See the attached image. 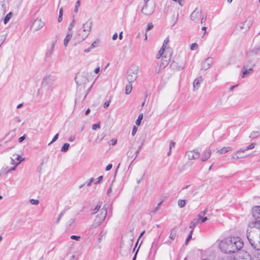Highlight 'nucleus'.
Listing matches in <instances>:
<instances>
[{
  "mask_svg": "<svg viewBox=\"0 0 260 260\" xmlns=\"http://www.w3.org/2000/svg\"><path fill=\"white\" fill-rule=\"evenodd\" d=\"M203 79L201 76L196 78L193 82V87L194 90H197L200 86L201 83L203 82Z\"/></svg>",
  "mask_w": 260,
  "mask_h": 260,
  "instance_id": "nucleus-19",
  "label": "nucleus"
},
{
  "mask_svg": "<svg viewBox=\"0 0 260 260\" xmlns=\"http://www.w3.org/2000/svg\"><path fill=\"white\" fill-rule=\"evenodd\" d=\"M44 23L41 19H36L31 25V28L34 31H38L43 27Z\"/></svg>",
  "mask_w": 260,
  "mask_h": 260,
  "instance_id": "nucleus-14",
  "label": "nucleus"
},
{
  "mask_svg": "<svg viewBox=\"0 0 260 260\" xmlns=\"http://www.w3.org/2000/svg\"><path fill=\"white\" fill-rule=\"evenodd\" d=\"M12 15H13L12 13L10 12L6 16V17H5L4 20V22L5 24L8 22V21L10 20V19L12 17Z\"/></svg>",
  "mask_w": 260,
  "mask_h": 260,
  "instance_id": "nucleus-31",
  "label": "nucleus"
},
{
  "mask_svg": "<svg viewBox=\"0 0 260 260\" xmlns=\"http://www.w3.org/2000/svg\"><path fill=\"white\" fill-rule=\"evenodd\" d=\"M198 48V44L196 43H192L190 45V49L191 50H193L194 49H196Z\"/></svg>",
  "mask_w": 260,
  "mask_h": 260,
  "instance_id": "nucleus-46",
  "label": "nucleus"
},
{
  "mask_svg": "<svg viewBox=\"0 0 260 260\" xmlns=\"http://www.w3.org/2000/svg\"><path fill=\"white\" fill-rule=\"evenodd\" d=\"M186 155L189 160H194L199 158L200 153L196 150H193L187 151Z\"/></svg>",
  "mask_w": 260,
  "mask_h": 260,
  "instance_id": "nucleus-13",
  "label": "nucleus"
},
{
  "mask_svg": "<svg viewBox=\"0 0 260 260\" xmlns=\"http://www.w3.org/2000/svg\"><path fill=\"white\" fill-rule=\"evenodd\" d=\"M218 246L222 252L231 254L240 250L244 246V243L239 237H228L221 240Z\"/></svg>",
  "mask_w": 260,
  "mask_h": 260,
  "instance_id": "nucleus-1",
  "label": "nucleus"
},
{
  "mask_svg": "<svg viewBox=\"0 0 260 260\" xmlns=\"http://www.w3.org/2000/svg\"><path fill=\"white\" fill-rule=\"evenodd\" d=\"M75 140V136H72L69 137V141L70 142H73Z\"/></svg>",
  "mask_w": 260,
  "mask_h": 260,
  "instance_id": "nucleus-62",
  "label": "nucleus"
},
{
  "mask_svg": "<svg viewBox=\"0 0 260 260\" xmlns=\"http://www.w3.org/2000/svg\"><path fill=\"white\" fill-rule=\"evenodd\" d=\"M80 5V1L78 0V1L76 2V3L75 4V9H74V11L75 13L78 12V8L79 7Z\"/></svg>",
  "mask_w": 260,
  "mask_h": 260,
  "instance_id": "nucleus-42",
  "label": "nucleus"
},
{
  "mask_svg": "<svg viewBox=\"0 0 260 260\" xmlns=\"http://www.w3.org/2000/svg\"><path fill=\"white\" fill-rule=\"evenodd\" d=\"M107 213L106 209L104 208H102L100 210V213H99L96 216V217L92 224V226L93 228H96L100 225L105 219Z\"/></svg>",
  "mask_w": 260,
  "mask_h": 260,
  "instance_id": "nucleus-5",
  "label": "nucleus"
},
{
  "mask_svg": "<svg viewBox=\"0 0 260 260\" xmlns=\"http://www.w3.org/2000/svg\"><path fill=\"white\" fill-rule=\"evenodd\" d=\"M251 24L252 22L250 20H246L245 22H240L237 24L236 29L242 33H245L249 30Z\"/></svg>",
  "mask_w": 260,
  "mask_h": 260,
  "instance_id": "nucleus-10",
  "label": "nucleus"
},
{
  "mask_svg": "<svg viewBox=\"0 0 260 260\" xmlns=\"http://www.w3.org/2000/svg\"><path fill=\"white\" fill-rule=\"evenodd\" d=\"M132 90V85L131 83H129L127 84L125 87V93L126 94H129Z\"/></svg>",
  "mask_w": 260,
  "mask_h": 260,
  "instance_id": "nucleus-29",
  "label": "nucleus"
},
{
  "mask_svg": "<svg viewBox=\"0 0 260 260\" xmlns=\"http://www.w3.org/2000/svg\"><path fill=\"white\" fill-rule=\"evenodd\" d=\"M70 144L69 143H64L61 148V151L62 152H67L68 150Z\"/></svg>",
  "mask_w": 260,
  "mask_h": 260,
  "instance_id": "nucleus-34",
  "label": "nucleus"
},
{
  "mask_svg": "<svg viewBox=\"0 0 260 260\" xmlns=\"http://www.w3.org/2000/svg\"><path fill=\"white\" fill-rule=\"evenodd\" d=\"M99 44L100 41L99 40H96L91 44V45H90V47L91 48H92V49H93L95 48L98 47L99 46Z\"/></svg>",
  "mask_w": 260,
  "mask_h": 260,
  "instance_id": "nucleus-33",
  "label": "nucleus"
},
{
  "mask_svg": "<svg viewBox=\"0 0 260 260\" xmlns=\"http://www.w3.org/2000/svg\"><path fill=\"white\" fill-rule=\"evenodd\" d=\"M56 78L51 75H46L43 79L42 85L44 87H51L55 83Z\"/></svg>",
  "mask_w": 260,
  "mask_h": 260,
  "instance_id": "nucleus-9",
  "label": "nucleus"
},
{
  "mask_svg": "<svg viewBox=\"0 0 260 260\" xmlns=\"http://www.w3.org/2000/svg\"><path fill=\"white\" fill-rule=\"evenodd\" d=\"M132 242L131 241L128 244L122 243L120 247V253L123 256H126L131 252Z\"/></svg>",
  "mask_w": 260,
  "mask_h": 260,
  "instance_id": "nucleus-11",
  "label": "nucleus"
},
{
  "mask_svg": "<svg viewBox=\"0 0 260 260\" xmlns=\"http://www.w3.org/2000/svg\"><path fill=\"white\" fill-rule=\"evenodd\" d=\"M139 72L138 66H132L127 72V79L129 83L134 82L138 77Z\"/></svg>",
  "mask_w": 260,
  "mask_h": 260,
  "instance_id": "nucleus-6",
  "label": "nucleus"
},
{
  "mask_svg": "<svg viewBox=\"0 0 260 260\" xmlns=\"http://www.w3.org/2000/svg\"><path fill=\"white\" fill-rule=\"evenodd\" d=\"M92 26V22L88 20L85 22L80 29H79L76 36V38L79 42L85 40L89 35Z\"/></svg>",
  "mask_w": 260,
  "mask_h": 260,
  "instance_id": "nucleus-3",
  "label": "nucleus"
},
{
  "mask_svg": "<svg viewBox=\"0 0 260 260\" xmlns=\"http://www.w3.org/2000/svg\"><path fill=\"white\" fill-rule=\"evenodd\" d=\"M186 201L185 200H179L178 201V205L180 208H183L185 206Z\"/></svg>",
  "mask_w": 260,
  "mask_h": 260,
  "instance_id": "nucleus-30",
  "label": "nucleus"
},
{
  "mask_svg": "<svg viewBox=\"0 0 260 260\" xmlns=\"http://www.w3.org/2000/svg\"><path fill=\"white\" fill-rule=\"evenodd\" d=\"M202 15V12L198 9H196L190 15V19L192 20L195 21L198 20Z\"/></svg>",
  "mask_w": 260,
  "mask_h": 260,
  "instance_id": "nucleus-16",
  "label": "nucleus"
},
{
  "mask_svg": "<svg viewBox=\"0 0 260 260\" xmlns=\"http://www.w3.org/2000/svg\"><path fill=\"white\" fill-rule=\"evenodd\" d=\"M192 231H191L188 235V236H187V238H186V240H185V245H187L189 241L191 239V237H192Z\"/></svg>",
  "mask_w": 260,
  "mask_h": 260,
  "instance_id": "nucleus-39",
  "label": "nucleus"
},
{
  "mask_svg": "<svg viewBox=\"0 0 260 260\" xmlns=\"http://www.w3.org/2000/svg\"><path fill=\"white\" fill-rule=\"evenodd\" d=\"M200 222V219L197 217V218L193 219L191 222H190L189 228L191 229V231H193V230L196 226V225Z\"/></svg>",
  "mask_w": 260,
  "mask_h": 260,
  "instance_id": "nucleus-21",
  "label": "nucleus"
},
{
  "mask_svg": "<svg viewBox=\"0 0 260 260\" xmlns=\"http://www.w3.org/2000/svg\"><path fill=\"white\" fill-rule=\"evenodd\" d=\"M100 127V125L99 123H95L92 125V128L93 130H96L98 128Z\"/></svg>",
  "mask_w": 260,
  "mask_h": 260,
  "instance_id": "nucleus-47",
  "label": "nucleus"
},
{
  "mask_svg": "<svg viewBox=\"0 0 260 260\" xmlns=\"http://www.w3.org/2000/svg\"><path fill=\"white\" fill-rule=\"evenodd\" d=\"M101 203H100L98 204L92 210V214H96L98 212L100 213L101 210Z\"/></svg>",
  "mask_w": 260,
  "mask_h": 260,
  "instance_id": "nucleus-27",
  "label": "nucleus"
},
{
  "mask_svg": "<svg viewBox=\"0 0 260 260\" xmlns=\"http://www.w3.org/2000/svg\"><path fill=\"white\" fill-rule=\"evenodd\" d=\"M208 212V209H205V210H204L202 212H201L197 216V217L200 219L201 218V217H202V216H204Z\"/></svg>",
  "mask_w": 260,
  "mask_h": 260,
  "instance_id": "nucleus-38",
  "label": "nucleus"
},
{
  "mask_svg": "<svg viewBox=\"0 0 260 260\" xmlns=\"http://www.w3.org/2000/svg\"><path fill=\"white\" fill-rule=\"evenodd\" d=\"M75 24V21L74 19H73L69 25V27H68L69 32H71V31L73 29V27L74 26Z\"/></svg>",
  "mask_w": 260,
  "mask_h": 260,
  "instance_id": "nucleus-37",
  "label": "nucleus"
},
{
  "mask_svg": "<svg viewBox=\"0 0 260 260\" xmlns=\"http://www.w3.org/2000/svg\"><path fill=\"white\" fill-rule=\"evenodd\" d=\"M169 42V37H167L165 39L163 45L156 55L157 58L158 59L160 58V56L162 55L164 53L170 54V53H172L171 48L168 46Z\"/></svg>",
  "mask_w": 260,
  "mask_h": 260,
  "instance_id": "nucleus-7",
  "label": "nucleus"
},
{
  "mask_svg": "<svg viewBox=\"0 0 260 260\" xmlns=\"http://www.w3.org/2000/svg\"><path fill=\"white\" fill-rule=\"evenodd\" d=\"M234 260H251L250 255L246 252H241Z\"/></svg>",
  "mask_w": 260,
  "mask_h": 260,
  "instance_id": "nucleus-17",
  "label": "nucleus"
},
{
  "mask_svg": "<svg viewBox=\"0 0 260 260\" xmlns=\"http://www.w3.org/2000/svg\"><path fill=\"white\" fill-rule=\"evenodd\" d=\"M258 136L259 132L258 131H253L250 134L249 137L254 139L257 138Z\"/></svg>",
  "mask_w": 260,
  "mask_h": 260,
  "instance_id": "nucleus-32",
  "label": "nucleus"
},
{
  "mask_svg": "<svg viewBox=\"0 0 260 260\" xmlns=\"http://www.w3.org/2000/svg\"><path fill=\"white\" fill-rule=\"evenodd\" d=\"M246 237L254 249L260 250V229L254 232H249V230H247Z\"/></svg>",
  "mask_w": 260,
  "mask_h": 260,
  "instance_id": "nucleus-2",
  "label": "nucleus"
},
{
  "mask_svg": "<svg viewBox=\"0 0 260 260\" xmlns=\"http://www.w3.org/2000/svg\"><path fill=\"white\" fill-rule=\"evenodd\" d=\"M177 2H178L181 6H183L185 4L184 0H177Z\"/></svg>",
  "mask_w": 260,
  "mask_h": 260,
  "instance_id": "nucleus-54",
  "label": "nucleus"
},
{
  "mask_svg": "<svg viewBox=\"0 0 260 260\" xmlns=\"http://www.w3.org/2000/svg\"><path fill=\"white\" fill-rule=\"evenodd\" d=\"M30 203L32 204V205H38L39 204V201L38 200H35V199H31L30 200Z\"/></svg>",
  "mask_w": 260,
  "mask_h": 260,
  "instance_id": "nucleus-45",
  "label": "nucleus"
},
{
  "mask_svg": "<svg viewBox=\"0 0 260 260\" xmlns=\"http://www.w3.org/2000/svg\"><path fill=\"white\" fill-rule=\"evenodd\" d=\"M71 238L73 240H76V241H79L81 237L80 236L72 235V236H71Z\"/></svg>",
  "mask_w": 260,
  "mask_h": 260,
  "instance_id": "nucleus-50",
  "label": "nucleus"
},
{
  "mask_svg": "<svg viewBox=\"0 0 260 260\" xmlns=\"http://www.w3.org/2000/svg\"><path fill=\"white\" fill-rule=\"evenodd\" d=\"M246 151H247V150H245V148L244 149H240L238 150H237V153H240L241 154V153H244Z\"/></svg>",
  "mask_w": 260,
  "mask_h": 260,
  "instance_id": "nucleus-59",
  "label": "nucleus"
},
{
  "mask_svg": "<svg viewBox=\"0 0 260 260\" xmlns=\"http://www.w3.org/2000/svg\"><path fill=\"white\" fill-rule=\"evenodd\" d=\"M232 150L231 147H224L222 148L217 150V153L220 154L225 153Z\"/></svg>",
  "mask_w": 260,
  "mask_h": 260,
  "instance_id": "nucleus-24",
  "label": "nucleus"
},
{
  "mask_svg": "<svg viewBox=\"0 0 260 260\" xmlns=\"http://www.w3.org/2000/svg\"><path fill=\"white\" fill-rule=\"evenodd\" d=\"M253 260H260V254H255L253 257Z\"/></svg>",
  "mask_w": 260,
  "mask_h": 260,
  "instance_id": "nucleus-55",
  "label": "nucleus"
},
{
  "mask_svg": "<svg viewBox=\"0 0 260 260\" xmlns=\"http://www.w3.org/2000/svg\"><path fill=\"white\" fill-rule=\"evenodd\" d=\"M172 54V53H170V54L164 53L160 56V57H161V61L159 64V67L160 68H164L168 65Z\"/></svg>",
  "mask_w": 260,
  "mask_h": 260,
  "instance_id": "nucleus-12",
  "label": "nucleus"
},
{
  "mask_svg": "<svg viewBox=\"0 0 260 260\" xmlns=\"http://www.w3.org/2000/svg\"><path fill=\"white\" fill-rule=\"evenodd\" d=\"M253 70L252 68H250L249 69H247L245 68V67L243 68V74H242V78H245L248 75L252 73Z\"/></svg>",
  "mask_w": 260,
  "mask_h": 260,
  "instance_id": "nucleus-23",
  "label": "nucleus"
},
{
  "mask_svg": "<svg viewBox=\"0 0 260 260\" xmlns=\"http://www.w3.org/2000/svg\"><path fill=\"white\" fill-rule=\"evenodd\" d=\"M240 154H241L240 153H237V151H236L232 154V157L235 160H237L239 158H243L244 156H241Z\"/></svg>",
  "mask_w": 260,
  "mask_h": 260,
  "instance_id": "nucleus-28",
  "label": "nucleus"
},
{
  "mask_svg": "<svg viewBox=\"0 0 260 260\" xmlns=\"http://www.w3.org/2000/svg\"><path fill=\"white\" fill-rule=\"evenodd\" d=\"M143 118V114L142 113L140 114L138 117V119L136 121V124L137 125H140L141 120H142Z\"/></svg>",
  "mask_w": 260,
  "mask_h": 260,
  "instance_id": "nucleus-35",
  "label": "nucleus"
},
{
  "mask_svg": "<svg viewBox=\"0 0 260 260\" xmlns=\"http://www.w3.org/2000/svg\"><path fill=\"white\" fill-rule=\"evenodd\" d=\"M16 167L17 166H15L14 167L8 169L6 171V173H9L11 171H15L16 170Z\"/></svg>",
  "mask_w": 260,
  "mask_h": 260,
  "instance_id": "nucleus-56",
  "label": "nucleus"
},
{
  "mask_svg": "<svg viewBox=\"0 0 260 260\" xmlns=\"http://www.w3.org/2000/svg\"><path fill=\"white\" fill-rule=\"evenodd\" d=\"M158 240L157 241H154L152 243V246H154L156 248H158Z\"/></svg>",
  "mask_w": 260,
  "mask_h": 260,
  "instance_id": "nucleus-57",
  "label": "nucleus"
},
{
  "mask_svg": "<svg viewBox=\"0 0 260 260\" xmlns=\"http://www.w3.org/2000/svg\"><path fill=\"white\" fill-rule=\"evenodd\" d=\"M63 214H64V211H62L60 213V214H59V215L57 219V221H56L57 223L59 222L62 216L63 215Z\"/></svg>",
  "mask_w": 260,
  "mask_h": 260,
  "instance_id": "nucleus-52",
  "label": "nucleus"
},
{
  "mask_svg": "<svg viewBox=\"0 0 260 260\" xmlns=\"http://www.w3.org/2000/svg\"><path fill=\"white\" fill-rule=\"evenodd\" d=\"M213 60L212 58L208 57L202 63V69L204 70H207L210 68L213 64Z\"/></svg>",
  "mask_w": 260,
  "mask_h": 260,
  "instance_id": "nucleus-15",
  "label": "nucleus"
},
{
  "mask_svg": "<svg viewBox=\"0 0 260 260\" xmlns=\"http://www.w3.org/2000/svg\"><path fill=\"white\" fill-rule=\"evenodd\" d=\"M208 219L207 217L202 216V217L200 218V222H201V223H204L205 221H206Z\"/></svg>",
  "mask_w": 260,
  "mask_h": 260,
  "instance_id": "nucleus-51",
  "label": "nucleus"
},
{
  "mask_svg": "<svg viewBox=\"0 0 260 260\" xmlns=\"http://www.w3.org/2000/svg\"><path fill=\"white\" fill-rule=\"evenodd\" d=\"M63 15V8H61L59 9V16L58 18V22H60L62 20Z\"/></svg>",
  "mask_w": 260,
  "mask_h": 260,
  "instance_id": "nucleus-36",
  "label": "nucleus"
},
{
  "mask_svg": "<svg viewBox=\"0 0 260 260\" xmlns=\"http://www.w3.org/2000/svg\"><path fill=\"white\" fill-rule=\"evenodd\" d=\"M55 42H53L52 44V46H51V49L49 50V51H48L47 52H46V57H50L52 54H53V50H54V46H55Z\"/></svg>",
  "mask_w": 260,
  "mask_h": 260,
  "instance_id": "nucleus-25",
  "label": "nucleus"
},
{
  "mask_svg": "<svg viewBox=\"0 0 260 260\" xmlns=\"http://www.w3.org/2000/svg\"><path fill=\"white\" fill-rule=\"evenodd\" d=\"M112 167V164H109V165L106 167V170L107 171H109V170H110L111 169Z\"/></svg>",
  "mask_w": 260,
  "mask_h": 260,
  "instance_id": "nucleus-60",
  "label": "nucleus"
},
{
  "mask_svg": "<svg viewBox=\"0 0 260 260\" xmlns=\"http://www.w3.org/2000/svg\"><path fill=\"white\" fill-rule=\"evenodd\" d=\"M7 11L6 4L4 2H0V15H4Z\"/></svg>",
  "mask_w": 260,
  "mask_h": 260,
  "instance_id": "nucleus-20",
  "label": "nucleus"
},
{
  "mask_svg": "<svg viewBox=\"0 0 260 260\" xmlns=\"http://www.w3.org/2000/svg\"><path fill=\"white\" fill-rule=\"evenodd\" d=\"M58 136H59V134H56V135L54 136V137H53V138L52 139V141H51V142L48 144V145H51V144H52L53 143H54V142H55V141L57 140V139H58Z\"/></svg>",
  "mask_w": 260,
  "mask_h": 260,
  "instance_id": "nucleus-43",
  "label": "nucleus"
},
{
  "mask_svg": "<svg viewBox=\"0 0 260 260\" xmlns=\"http://www.w3.org/2000/svg\"><path fill=\"white\" fill-rule=\"evenodd\" d=\"M175 145V143L174 142H171L170 143V149L171 150V149L173 147H174Z\"/></svg>",
  "mask_w": 260,
  "mask_h": 260,
  "instance_id": "nucleus-61",
  "label": "nucleus"
},
{
  "mask_svg": "<svg viewBox=\"0 0 260 260\" xmlns=\"http://www.w3.org/2000/svg\"><path fill=\"white\" fill-rule=\"evenodd\" d=\"M211 154V151L210 148H207L202 153V161H205L207 160L210 157Z\"/></svg>",
  "mask_w": 260,
  "mask_h": 260,
  "instance_id": "nucleus-18",
  "label": "nucleus"
},
{
  "mask_svg": "<svg viewBox=\"0 0 260 260\" xmlns=\"http://www.w3.org/2000/svg\"><path fill=\"white\" fill-rule=\"evenodd\" d=\"M137 130L138 128L136 126H134L132 132V135L133 136L135 135Z\"/></svg>",
  "mask_w": 260,
  "mask_h": 260,
  "instance_id": "nucleus-49",
  "label": "nucleus"
},
{
  "mask_svg": "<svg viewBox=\"0 0 260 260\" xmlns=\"http://www.w3.org/2000/svg\"><path fill=\"white\" fill-rule=\"evenodd\" d=\"M93 180H94V179L93 178H92L90 179V180L88 182H86V184L87 185V186H90L92 182V181H93Z\"/></svg>",
  "mask_w": 260,
  "mask_h": 260,
  "instance_id": "nucleus-58",
  "label": "nucleus"
},
{
  "mask_svg": "<svg viewBox=\"0 0 260 260\" xmlns=\"http://www.w3.org/2000/svg\"><path fill=\"white\" fill-rule=\"evenodd\" d=\"M91 50H92V48H91V47H90V46L88 48L85 49L84 50V52L85 53H88V52H89Z\"/></svg>",
  "mask_w": 260,
  "mask_h": 260,
  "instance_id": "nucleus-64",
  "label": "nucleus"
},
{
  "mask_svg": "<svg viewBox=\"0 0 260 260\" xmlns=\"http://www.w3.org/2000/svg\"><path fill=\"white\" fill-rule=\"evenodd\" d=\"M72 37V34L71 32H68L63 41V44L65 47L68 46L69 42L70 41Z\"/></svg>",
  "mask_w": 260,
  "mask_h": 260,
  "instance_id": "nucleus-22",
  "label": "nucleus"
},
{
  "mask_svg": "<svg viewBox=\"0 0 260 260\" xmlns=\"http://www.w3.org/2000/svg\"><path fill=\"white\" fill-rule=\"evenodd\" d=\"M255 145H256L255 143H252L250 145H249L248 146H247L245 148V150H247V151H248V150H250L251 149H253L255 147Z\"/></svg>",
  "mask_w": 260,
  "mask_h": 260,
  "instance_id": "nucleus-40",
  "label": "nucleus"
},
{
  "mask_svg": "<svg viewBox=\"0 0 260 260\" xmlns=\"http://www.w3.org/2000/svg\"><path fill=\"white\" fill-rule=\"evenodd\" d=\"M16 158L18 161V162L16 164V166H18L19 164L24 159V158H22L20 155H18Z\"/></svg>",
  "mask_w": 260,
  "mask_h": 260,
  "instance_id": "nucleus-41",
  "label": "nucleus"
},
{
  "mask_svg": "<svg viewBox=\"0 0 260 260\" xmlns=\"http://www.w3.org/2000/svg\"><path fill=\"white\" fill-rule=\"evenodd\" d=\"M176 235V230L175 229H172L170 231V234L169 236L170 239H171L172 240H174L175 239Z\"/></svg>",
  "mask_w": 260,
  "mask_h": 260,
  "instance_id": "nucleus-26",
  "label": "nucleus"
},
{
  "mask_svg": "<svg viewBox=\"0 0 260 260\" xmlns=\"http://www.w3.org/2000/svg\"><path fill=\"white\" fill-rule=\"evenodd\" d=\"M153 27V24L152 23H149L147 24L146 30L149 31V30H151V29H152Z\"/></svg>",
  "mask_w": 260,
  "mask_h": 260,
  "instance_id": "nucleus-48",
  "label": "nucleus"
},
{
  "mask_svg": "<svg viewBox=\"0 0 260 260\" xmlns=\"http://www.w3.org/2000/svg\"><path fill=\"white\" fill-rule=\"evenodd\" d=\"M25 138V135H23V136L20 137L18 139V141L19 142H22Z\"/></svg>",
  "mask_w": 260,
  "mask_h": 260,
  "instance_id": "nucleus-63",
  "label": "nucleus"
},
{
  "mask_svg": "<svg viewBox=\"0 0 260 260\" xmlns=\"http://www.w3.org/2000/svg\"><path fill=\"white\" fill-rule=\"evenodd\" d=\"M155 8V5L153 3H146L141 10V12L145 16H150L154 12Z\"/></svg>",
  "mask_w": 260,
  "mask_h": 260,
  "instance_id": "nucleus-8",
  "label": "nucleus"
},
{
  "mask_svg": "<svg viewBox=\"0 0 260 260\" xmlns=\"http://www.w3.org/2000/svg\"><path fill=\"white\" fill-rule=\"evenodd\" d=\"M103 176H100L99 177H98L96 179V181H95V184H99V183H100V182L102 181V180H103Z\"/></svg>",
  "mask_w": 260,
  "mask_h": 260,
  "instance_id": "nucleus-53",
  "label": "nucleus"
},
{
  "mask_svg": "<svg viewBox=\"0 0 260 260\" xmlns=\"http://www.w3.org/2000/svg\"><path fill=\"white\" fill-rule=\"evenodd\" d=\"M254 220L250 223V226L260 229V206L255 207L252 210Z\"/></svg>",
  "mask_w": 260,
  "mask_h": 260,
  "instance_id": "nucleus-4",
  "label": "nucleus"
},
{
  "mask_svg": "<svg viewBox=\"0 0 260 260\" xmlns=\"http://www.w3.org/2000/svg\"><path fill=\"white\" fill-rule=\"evenodd\" d=\"M162 202H160L157 205V206L155 208V209L152 211V213L154 214H155V213L160 208V206L161 205Z\"/></svg>",
  "mask_w": 260,
  "mask_h": 260,
  "instance_id": "nucleus-44",
  "label": "nucleus"
}]
</instances>
